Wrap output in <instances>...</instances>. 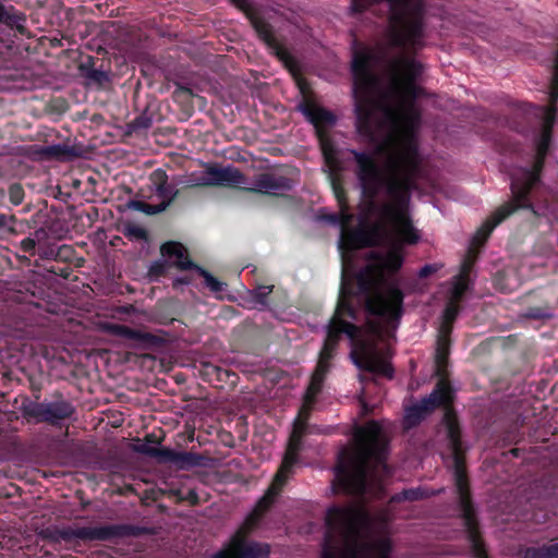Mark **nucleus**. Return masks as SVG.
Here are the masks:
<instances>
[{
    "label": "nucleus",
    "instance_id": "nucleus-1",
    "mask_svg": "<svg viewBox=\"0 0 558 558\" xmlns=\"http://www.w3.org/2000/svg\"><path fill=\"white\" fill-rule=\"evenodd\" d=\"M356 163L355 175L361 187L363 203L361 205V222L369 223L372 217L378 215L389 220L397 230L399 240L386 253H374L373 264L380 280L385 276L399 272L404 263V245H415L420 232L414 228L409 215L411 193L415 189V180L409 174L398 172L385 175L373 153L350 149Z\"/></svg>",
    "mask_w": 558,
    "mask_h": 558
},
{
    "label": "nucleus",
    "instance_id": "nucleus-2",
    "mask_svg": "<svg viewBox=\"0 0 558 558\" xmlns=\"http://www.w3.org/2000/svg\"><path fill=\"white\" fill-rule=\"evenodd\" d=\"M454 390L447 379H439L433 391L421 399L420 402L410 405L404 411L403 428L409 430L418 426L436 409L444 408L441 420L446 428L448 447L453 460V481L458 495L459 518L465 519L477 513L474 506L470 480L466 472V448L462 441V429L456 410L452 407Z\"/></svg>",
    "mask_w": 558,
    "mask_h": 558
},
{
    "label": "nucleus",
    "instance_id": "nucleus-3",
    "mask_svg": "<svg viewBox=\"0 0 558 558\" xmlns=\"http://www.w3.org/2000/svg\"><path fill=\"white\" fill-rule=\"evenodd\" d=\"M391 93L398 104L377 102L376 121L381 124L376 129V140L372 143H376L379 132L387 128L390 133L386 144L400 148L399 154L390 160V173L398 172L414 178L418 169L416 132L421 124V112L415 101L423 89L416 82H391Z\"/></svg>",
    "mask_w": 558,
    "mask_h": 558
},
{
    "label": "nucleus",
    "instance_id": "nucleus-4",
    "mask_svg": "<svg viewBox=\"0 0 558 558\" xmlns=\"http://www.w3.org/2000/svg\"><path fill=\"white\" fill-rule=\"evenodd\" d=\"M352 448L338 453L335 489L348 495H363L369 480L387 469L388 442L377 421L359 426L353 435Z\"/></svg>",
    "mask_w": 558,
    "mask_h": 558
},
{
    "label": "nucleus",
    "instance_id": "nucleus-5",
    "mask_svg": "<svg viewBox=\"0 0 558 558\" xmlns=\"http://www.w3.org/2000/svg\"><path fill=\"white\" fill-rule=\"evenodd\" d=\"M367 514L352 506H332L326 513L322 558H391L393 543L383 536L360 541V531Z\"/></svg>",
    "mask_w": 558,
    "mask_h": 558
},
{
    "label": "nucleus",
    "instance_id": "nucleus-6",
    "mask_svg": "<svg viewBox=\"0 0 558 558\" xmlns=\"http://www.w3.org/2000/svg\"><path fill=\"white\" fill-rule=\"evenodd\" d=\"M377 54L371 48L353 51L351 72L353 76L355 128L362 137L368 142L376 140V129L381 123L376 121L377 101L373 98L376 77L373 65Z\"/></svg>",
    "mask_w": 558,
    "mask_h": 558
},
{
    "label": "nucleus",
    "instance_id": "nucleus-7",
    "mask_svg": "<svg viewBox=\"0 0 558 558\" xmlns=\"http://www.w3.org/2000/svg\"><path fill=\"white\" fill-rule=\"evenodd\" d=\"M381 281L374 265H367L355 275L353 289L342 288L348 295H361L364 299L365 311L376 317L388 320H399L403 314L404 293L397 283H385L384 289L378 288Z\"/></svg>",
    "mask_w": 558,
    "mask_h": 558
},
{
    "label": "nucleus",
    "instance_id": "nucleus-8",
    "mask_svg": "<svg viewBox=\"0 0 558 558\" xmlns=\"http://www.w3.org/2000/svg\"><path fill=\"white\" fill-rule=\"evenodd\" d=\"M342 333L347 335L351 340L352 350L350 356L353 364L360 371L392 379L395 369L378 348L377 340L361 338V330L356 325L339 317H332L324 341L338 347Z\"/></svg>",
    "mask_w": 558,
    "mask_h": 558
},
{
    "label": "nucleus",
    "instance_id": "nucleus-9",
    "mask_svg": "<svg viewBox=\"0 0 558 558\" xmlns=\"http://www.w3.org/2000/svg\"><path fill=\"white\" fill-rule=\"evenodd\" d=\"M544 150L545 147L541 144L538 148V160L536 161L535 167L524 168L522 178L512 180V198L499 206L477 229L472 238V244L474 246H483L487 242L494 229L519 209H530L535 213L530 196L532 190L541 181Z\"/></svg>",
    "mask_w": 558,
    "mask_h": 558
},
{
    "label": "nucleus",
    "instance_id": "nucleus-10",
    "mask_svg": "<svg viewBox=\"0 0 558 558\" xmlns=\"http://www.w3.org/2000/svg\"><path fill=\"white\" fill-rule=\"evenodd\" d=\"M145 533V529L134 524L120 523L100 526L59 527L50 525L43 529L38 535L49 543H71L75 539L83 542H113L126 537H136Z\"/></svg>",
    "mask_w": 558,
    "mask_h": 558
},
{
    "label": "nucleus",
    "instance_id": "nucleus-11",
    "mask_svg": "<svg viewBox=\"0 0 558 558\" xmlns=\"http://www.w3.org/2000/svg\"><path fill=\"white\" fill-rule=\"evenodd\" d=\"M35 400L24 398L21 404L23 417L28 423L47 424L53 427H62V425L72 418L76 409L74 404L68 400L62 392L56 391L51 400L40 398V389L34 388Z\"/></svg>",
    "mask_w": 558,
    "mask_h": 558
},
{
    "label": "nucleus",
    "instance_id": "nucleus-12",
    "mask_svg": "<svg viewBox=\"0 0 558 558\" xmlns=\"http://www.w3.org/2000/svg\"><path fill=\"white\" fill-rule=\"evenodd\" d=\"M262 519L263 515L253 509L229 542L215 553V558H267L270 546L248 538L250 533L258 526Z\"/></svg>",
    "mask_w": 558,
    "mask_h": 558
},
{
    "label": "nucleus",
    "instance_id": "nucleus-13",
    "mask_svg": "<svg viewBox=\"0 0 558 558\" xmlns=\"http://www.w3.org/2000/svg\"><path fill=\"white\" fill-rule=\"evenodd\" d=\"M231 3L242 11L250 24L257 34V37L271 50V52L291 72H299L296 59L290 53L282 41L275 35L274 27L252 5L250 0H230Z\"/></svg>",
    "mask_w": 558,
    "mask_h": 558
},
{
    "label": "nucleus",
    "instance_id": "nucleus-14",
    "mask_svg": "<svg viewBox=\"0 0 558 558\" xmlns=\"http://www.w3.org/2000/svg\"><path fill=\"white\" fill-rule=\"evenodd\" d=\"M301 112L306 119L315 126L316 134L319 141L320 150L326 165V154L330 153L331 157L343 166V162L339 156V149L331 137L328 135L326 129L331 128L337 122V117L330 110L320 107L312 100L305 99L300 105Z\"/></svg>",
    "mask_w": 558,
    "mask_h": 558
},
{
    "label": "nucleus",
    "instance_id": "nucleus-15",
    "mask_svg": "<svg viewBox=\"0 0 558 558\" xmlns=\"http://www.w3.org/2000/svg\"><path fill=\"white\" fill-rule=\"evenodd\" d=\"M343 171L344 166H340V163L331 157L330 153H327L325 172L327 173L333 196L337 199L339 213L326 215L324 219L331 225L340 226L341 231L344 227L351 225L354 219L353 214L350 213L348 192L344 187Z\"/></svg>",
    "mask_w": 558,
    "mask_h": 558
},
{
    "label": "nucleus",
    "instance_id": "nucleus-16",
    "mask_svg": "<svg viewBox=\"0 0 558 558\" xmlns=\"http://www.w3.org/2000/svg\"><path fill=\"white\" fill-rule=\"evenodd\" d=\"M149 182L160 203L150 204L145 201H133L132 208L148 216L157 215L167 210L179 196V190L168 181V174L162 169L154 170L149 175Z\"/></svg>",
    "mask_w": 558,
    "mask_h": 558
},
{
    "label": "nucleus",
    "instance_id": "nucleus-17",
    "mask_svg": "<svg viewBox=\"0 0 558 558\" xmlns=\"http://www.w3.org/2000/svg\"><path fill=\"white\" fill-rule=\"evenodd\" d=\"M361 203H363V201ZM361 205L362 204L359 205L360 209ZM359 220V228H351L349 225L341 231L339 243L340 248L353 251L371 247L375 243L373 236L383 230L386 223H390L389 220L381 219L378 215L372 217L369 223H362L361 217Z\"/></svg>",
    "mask_w": 558,
    "mask_h": 558
},
{
    "label": "nucleus",
    "instance_id": "nucleus-18",
    "mask_svg": "<svg viewBox=\"0 0 558 558\" xmlns=\"http://www.w3.org/2000/svg\"><path fill=\"white\" fill-rule=\"evenodd\" d=\"M550 105L544 109V114L542 117V122L539 129L535 132L533 136V143L535 148V156L533 163L530 168H534L536 161L538 160V148L539 145L543 144L545 147L544 158H543V168L545 167L546 158L550 151V147L553 144V135H554V126L557 121V108L555 104L558 101V85L554 84L551 80L550 93H549Z\"/></svg>",
    "mask_w": 558,
    "mask_h": 558
},
{
    "label": "nucleus",
    "instance_id": "nucleus-19",
    "mask_svg": "<svg viewBox=\"0 0 558 558\" xmlns=\"http://www.w3.org/2000/svg\"><path fill=\"white\" fill-rule=\"evenodd\" d=\"M245 182V175L232 166L218 167L210 165L194 184L195 186H229L234 187Z\"/></svg>",
    "mask_w": 558,
    "mask_h": 558
},
{
    "label": "nucleus",
    "instance_id": "nucleus-20",
    "mask_svg": "<svg viewBox=\"0 0 558 558\" xmlns=\"http://www.w3.org/2000/svg\"><path fill=\"white\" fill-rule=\"evenodd\" d=\"M294 181L282 174L275 172H262L254 179L253 187H245L244 191L264 195L279 196L283 192L291 191Z\"/></svg>",
    "mask_w": 558,
    "mask_h": 558
},
{
    "label": "nucleus",
    "instance_id": "nucleus-21",
    "mask_svg": "<svg viewBox=\"0 0 558 558\" xmlns=\"http://www.w3.org/2000/svg\"><path fill=\"white\" fill-rule=\"evenodd\" d=\"M160 253L170 266L180 270H195L198 266L190 258L186 247L180 242H165L160 246Z\"/></svg>",
    "mask_w": 558,
    "mask_h": 558
},
{
    "label": "nucleus",
    "instance_id": "nucleus-22",
    "mask_svg": "<svg viewBox=\"0 0 558 558\" xmlns=\"http://www.w3.org/2000/svg\"><path fill=\"white\" fill-rule=\"evenodd\" d=\"M32 156L40 161H66L77 157L74 147L65 144L33 145L29 148Z\"/></svg>",
    "mask_w": 558,
    "mask_h": 558
},
{
    "label": "nucleus",
    "instance_id": "nucleus-23",
    "mask_svg": "<svg viewBox=\"0 0 558 558\" xmlns=\"http://www.w3.org/2000/svg\"><path fill=\"white\" fill-rule=\"evenodd\" d=\"M461 521L472 556L474 558H489L483 539L477 513L462 519Z\"/></svg>",
    "mask_w": 558,
    "mask_h": 558
},
{
    "label": "nucleus",
    "instance_id": "nucleus-24",
    "mask_svg": "<svg viewBox=\"0 0 558 558\" xmlns=\"http://www.w3.org/2000/svg\"><path fill=\"white\" fill-rule=\"evenodd\" d=\"M392 82H416L422 74V64L411 57H398L391 60Z\"/></svg>",
    "mask_w": 558,
    "mask_h": 558
},
{
    "label": "nucleus",
    "instance_id": "nucleus-25",
    "mask_svg": "<svg viewBox=\"0 0 558 558\" xmlns=\"http://www.w3.org/2000/svg\"><path fill=\"white\" fill-rule=\"evenodd\" d=\"M303 446V437L299 435H290L288 446L282 459V462L278 469V481L283 482V477H289L293 473V469L300 462L299 452Z\"/></svg>",
    "mask_w": 558,
    "mask_h": 558
},
{
    "label": "nucleus",
    "instance_id": "nucleus-26",
    "mask_svg": "<svg viewBox=\"0 0 558 558\" xmlns=\"http://www.w3.org/2000/svg\"><path fill=\"white\" fill-rule=\"evenodd\" d=\"M160 463H171L180 469L185 466H195L199 463V457L196 453L186 451H177L171 448H156L154 457Z\"/></svg>",
    "mask_w": 558,
    "mask_h": 558
},
{
    "label": "nucleus",
    "instance_id": "nucleus-27",
    "mask_svg": "<svg viewBox=\"0 0 558 558\" xmlns=\"http://www.w3.org/2000/svg\"><path fill=\"white\" fill-rule=\"evenodd\" d=\"M26 14L13 4H5L0 0V25H4L11 29L16 31L21 35L26 32Z\"/></svg>",
    "mask_w": 558,
    "mask_h": 558
},
{
    "label": "nucleus",
    "instance_id": "nucleus-28",
    "mask_svg": "<svg viewBox=\"0 0 558 558\" xmlns=\"http://www.w3.org/2000/svg\"><path fill=\"white\" fill-rule=\"evenodd\" d=\"M449 354H450V338L446 332H440L437 338L436 345V354H435V364H436V374L440 377V379H446L447 367L449 363Z\"/></svg>",
    "mask_w": 558,
    "mask_h": 558
},
{
    "label": "nucleus",
    "instance_id": "nucleus-29",
    "mask_svg": "<svg viewBox=\"0 0 558 558\" xmlns=\"http://www.w3.org/2000/svg\"><path fill=\"white\" fill-rule=\"evenodd\" d=\"M289 477H283V482L278 481V472L276 473L271 485L268 487L266 493L258 499L254 510H256L263 517L269 511L271 506L275 504L276 498L281 493Z\"/></svg>",
    "mask_w": 558,
    "mask_h": 558
},
{
    "label": "nucleus",
    "instance_id": "nucleus-30",
    "mask_svg": "<svg viewBox=\"0 0 558 558\" xmlns=\"http://www.w3.org/2000/svg\"><path fill=\"white\" fill-rule=\"evenodd\" d=\"M116 329L119 335L132 340L141 341L150 345H156L160 343V338L149 332L136 330L124 325H117Z\"/></svg>",
    "mask_w": 558,
    "mask_h": 558
},
{
    "label": "nucleus",
    "instance_id": "nucleus-31",
    "mask_svg": "<svg viewBox=\"0 0 558 558\" xmlns=\"http://www.w3.org/2000/svg\"><path fill=\"white\" fill-rule=\"evenodd\" d=\"M426 489L422 487L403 489L390 497V504H399L402 501H416L423 500L430 496Z\"/></svg>",
    "mask_w": 558,
    "mask_h": 558
},
{
    "label": "nucleus",
    "instance_id": "nucleus-32",
    "mask_svg": "<svg viewBox=\"0 0 558 558\" xmlns=\"http://www.w3.org/2000/svg\"><path fill=\"white\" fill-rule=\"evenodd\" d=\"M195 270L204 279L205 287L208 288V290L217 298H221L220 294L226 290L227 283L214 277L207 269L201 267L199 265Z\"/></svg>",
    "mask_w": 558,
    "mask_h": 558
},
{
    "label": "nucleus",
    "instance_id": "nucleus-33",
    "mask_svg": "<svg viewBox=\"0 0 558 558\" xmlns=\"http://www.w3.org/2000/svg\"><path fill=\"white\" fill-rule=\"evenodd\" d=\"M326 377L312 374L304 395V402L308 405L315 403L317 396L322 392Z\"/></svg>",
    "mask_w": 558,
    "mask_h": 558
},
{
    "label": "nucleus",
    "instance_id": "nucleus-34",
    "mask_svg": "<svg viewBox=\"0 0 558 558\" xmlns=\"http://www.w3.org/2000/svg\"><path fill=\"white\" fill-rule=\"evenodd\" d=\"M459 312L460 302L450 299L444 310V323L440 332H446L447 335L451 332V326L453 322L457 319Z\"/></svg>",
    "mask_w": 558,
    "mask_h": 558
},
{
    "label": "nucleus",
    "instance_id": "nucleus-35",
    "mask_svg": "<svg viewBox=\"0 0 558 558\" xmlns=\"http://www.w3.org/2000/svg\"><path fill=\"white\" fill-rule=\"evenodd\" d=\"M527 554L532 558H558V542L529 548Z\"/></svg>",
    "mask_w": 558,
    "mask_h": 558
},
{
    "label": "nucleus",
    "instance_id": "nucleus-36",
    "mask_svg": "<svg viewBox=\"0 0 558 558\" xmlns=\"http://www.w3.org/2000/svg\"><path fill=\"white\" fill-rule=\"evenodd\" d=\"M344 294L345 293L341 291V296L338 301L337 308L332 317H339L341 319H343V317H350L354 319L356 317V311L351 301L345 298Z\"/></svg>",
    "mask_w": 558,
    "mask_h": 558
},
{
    "label": "nucleus",
    "instance_id": "nucleus-37",
    "mask_svg": "<svg viewBox=\"0 0 558 558\" xmlns=\"http://www.w3.org/2000/svg\"><path fill=\"white\" fill-rule=\"evenodd\" d=\"M471 284H472L471 278H464V277L458 276L453 283L450 299L461 302L462 299L464 298L465 293L470 290Z\"/></svg>",
    "mask_w": 558,
    "mask_h": 558
},
{
    "label": "nucleus",
    "instance_id": "nucleus-38",
    "mask_svg": "<svg viewBox=\"0 0 558 558\" xmlns=\"http://www.w3.org/2000/svg\"><path fill=\"white\" fill-rule=\"evenodd\" d=\"M22 226L15 216L0 214V232L7 234H17L20 232L19 227Z\"/></svg>",
    "mask_w": 558,
    "mask_h": 558
},
{
    "label": "nucleus",
    "instance_id": "nucleus-39",
    "mask_svg": "<svg viewBox=\"0 0 558 558\" xmlns=\"http://www.w3.org/2000/svg\"><path fill=\"white\" fill-rule=\"evenodd\" d=\"M169 263L166 259H158L150 264L147 276L150 281H158L167 274Z\"/></svg>",
    "mask_w": 558,
    "mask_h": 558
},
{
    "label": "nucleus",
    "instance_id": "nucleus-40",
    "mask_svg": "<svg viewBox=\"0 0 558 558\" xmlns=\"http://www.w3.org/2000/svg\"><path fill=\"white\" fill-rule=\"evenodd\" d=\"M310 416V410L304 407L301 409L298 418L294 421L292 433L304 437L307 433V420Z\"/></svg>",
    "mask_w": 558,
    "mask_h": 558
},
{
    "label": "nucleus",
    "instance_id": "nucleus-41",
    "mask_svg": "<svg viewBox=\"0 0 558 558\" xmlns=\"http://www.w3.org/2000/svg\"><path fill=\"white\" fill-rule=\"evenodd\" d=\"M9 201L12 205L19 206L23 203L25 197L24 187L21 183H12L8 189Z\"/></svg>",
    "mask_w": 558,
    "mask_h": 558
},
{
    "label": "nucleus",
    "instance_id": "nucleus-42",
    "mask_svg": "<svg viewBox=\"0 0 558 558\" xmlns=\"http://www.w3.org/2000/svg\"><path fill=\"white\" fill-rule=\"evenodd\" d=\"M124 235L131 240H142V241H148L149 240V233L148 231L136 225H130L125 228Z\"/></svg>",
    "mask_w": 558,
    "mask_h": 558
},
{
    "label": "nucleus",
    "instance_id": "nucleus-43",
    "mask_svg": "<svg viewBox=\"0 0 558 558\" xmlns=\"http://www.w3.org/2000/svg\"><path fill=\"white\" fill-rule=\"evenodd\" d=\"M272 286H258L253 292V299L255 303L259 305H267L268 298L272 292Z\"/></svg>",
    "mask_w": 558,
    "mask_h": 558
},
{
    "label": "nucleus",
    "instance_id": "nucleus-44",
    "mask_svg": "<svg viewBox=\"0 0 558 558\" xmlns=\"http://www.w3.org/2000/svg\"><path fill=\"white\" fill-rule=\"evenodd\" d=\"M525 316L532 319H546L551 317V313L548 307L531 306L527 308Z\"/></svg>",
    "mask_w": 558,
    "mask_h": 558
},
{
    "label": "nucleus",
    "instance_id": "nucleus-45",
    "mask_svg": "<svg viewBox=\"0 0 558 558\" xmlns=\"http://www.w3.org/2000/svg\"><path fill=\"white\" fill-rule=\"evenodd\" d=\"M150 125H151V119L144 114L136 117L130 123V128L135 132L141 131V130H147L148 128H150Z\"/></svg>",
    "mask_w": 558,
    "mask_h": 558
},
{
    "label": "nucleus",
    "instance_id": "nucleus-46",
    "mask_svg": "<svg viewBox=\"0 0 558 558\" xmlns=\"http://www.w3.org/2000/svg\"><path fill=\"white\" fill-rule=\"evenodd\" d=\"M337 348V345L324 341L318 359L331 362L336 355Z\"/></svg>",
    "mask_w": 558,
    "mask_h": 558
},
{
    "label": "nucleus",
    "instance_id": "nucleus-47",
    "mask_svg": "<svg viewBox=\"0 0 558 558\" xmlns=\"http://www.w3.org/2000/svg\"><path fill=\"white\" fill-rule=\"evenodd\" d=\"M85 77L98 84H102L109 80L108 73L105 70L96 68L87 73Z\"/></svg>",
    "mask_w": 558,
    "mask_h": 558
},
{
    "label": "nucleus",
    "instance_id": "nucleus-48",
    "mask_svg": "<svg viewBox=\"0 0 558 558\" xmlns=\"http://www.w3.org/2000/svg\"><path fill=\"white\" fill-rule=\"evenodd\" d=\"M96 61H98L97 58L93 57V56H86L81 62H80V65H78V69L81 71V73L86 76L87 73H89L93 69H95V63Z\"/></svg>",
    "mask_w": 558,
    "mask_h": 558
},
{
    "label": "nucleus",
    "instance_id": "nucleus-49",
    "mask_svg": "<svg viewBox=\"0 0 558 558\" xmlns=\"http://www.w3.org/2000/svg\"><path fill=\"white\" fill-rule=\"evenodd\" d=\"M20 248L26 254L34 256L36 253V240L27 236L20 242Z\"/></svg>",
    "mask_w": 558,
    "mask_h": 558
},
{
    "label": "nucleus",
    "instance_id": "nucleus-50",
    "mask_svg": "<svg viewBox=\"0 0 558 558\" xmlns=\"http://www.w3.org/2000/svg\"><path fill=\"white\" fill-rule=\"evenodd\" d=\"M330 368H331L330 361H325V360L318 359L313 373L326 377L327 374L329 373Z\"/></svg>",
    "mask_w": 558,
    "mask_h": 558
},
{
    "label": "nucleus",
    "instance_id": "nucleus-51",
    "mask_svg": "<svg viewBox=\"0 0 558 558\" xmlns=\"http://www.w3.org/2000/svg\"><path fill=\"white\" fill-rule=\"evenodd\" d=\"M474 266V259L470 256L465 257L461 264L460 277L470 278Z\"/></svg>",
    "mask_w": 558,
    "mask_h": 558
},
{
    "label": "nucleus",
    "instance_id": "nucleus-52",
    "mask_svg": "<svg viewBox=\"0 0 558 558\" xmlns=\"http://www.w3.org/2000/svg\"><path fill=\"white\" fill-rule=\"evenodd\" d=\"M366 326L368 328L369 333L374 338H380L383 333V326L379 322L376 320H367Z\"/></svg>",
    "mask_w": 558,
    "mask_h": 558
},
{
    "label": "nucleus",
    "instance_id": "nucleus-53",
    "mask_svg": "<svg viewBox=\"0 0 558 558\" xmlns=\"http://www.w3.org/2000/svg\"><path fill=\"white\" fill-rule=\"evenodd\" d=\"M175 495H178L181 500L189 501L191 505H197L199 501V497L194 489H189L184 496L180 495V492H177Z\"/></svg>",
    "mask_w": 558,
    "mask_h": 558
},
{
    "label": "nucleus",
    "instance_id": "nucleus-54",
    "mask_svg": "<svg viewBox=\"0 0 558 558\" xmlns=\"http://www.w3.org/2000/svg\"><path fill=\"white\" fill-rule=\"evenodd\" d=\"M438 270L437 266L436 265H432V264H427L425 266H423L420 271H418V277L421 279H425V278H428L429 276H432L433 274H435L436 271Z\"/></svg>",
    "mask_w": 558,
    "mask_h": 558
},
{
    "label": "nucleus",
    "instance_id": "nucleus-55",
    "mask_svg": "<svg viewBox=\"0 0 558 558\" xmlns=\"http://www.w3.org/2000/svg\"><path fill=\"white\" fill-rule=\"evenodd\" d=\"M49 271L54 274V275H57V276H60V277H62L64 279H68L70 277L71 272H72V270H71V268L69 266L58 267V268L52 266L49 269Z\"/></svg>",
    "mask_w": 558,
    "mask_h": 558
},
{
    "label": "nucleus",
    "instance_id": "nucleus-56",
    "mask_svg": "<svg viewBox=\"0 0 558 558\" xmlns=\"http://www.w3.org/2000/svg\"><path fill=\"white\" fill-rule=\"evenodd\" d=\"M157 447L150 446L149 444H142L137 446L136 450L143 454L154 457V451Z\"/></svg>",
    "mask_w": 558,
    "mask_h": 558
},
{
    "label": "nucleus",
    "instance_id": "nucleus-57",
    "mask_svg": "<svg viewBox=\"0 0 558 558\" xmlns=\"http://www.w3.org/2000/svg\"><path fill=\"white\" fill-rule=\"evenodd\" d=\"M175 95H184L186 97L193 96L192 89L187 86H179L175 92Z\"/></svg>",
    "mask_w": 558,
    "mask_h": 558
},
{
    "label": "nucleus",
    "instance_id": "nucleus-58",
    "mask_svg": "<svg viewBox=\"0 0 558 558\" xmlns=\"http://www.w3.org/2000/svg\"><path fill=\"white\" fill-rule=\"evenodd\" d=\"M554 84L558 85V57H555L554 66H553V76Z\"/></svg>",
    "mask_w": 558,
    "mask_h": 558
},
{
    "label": "nucleus",
    "instance_id": "nucleus-59",
    "mask_svg": "<svg viewBox=\"0 0 558 558\" xmlns=\"http://www.w3.org/2000/svg\"><path fill=\"white\" fill-rule=\"evenodd\" d=\"M189 283H190V279L187 277L177 278L173 281V287H178L181 284H189Z\"/></svg>",
    "mask_w": 558,
    "mask_h": 558
},
{
    "label": "nucleus",
    "instance_id": "nucleus-60",
    "mask_svg": "<svg viewBox=\"0 0 558 558\" xmlns=\"http://www.w3.org/2000/svg\"><path fill=\"white\" fill-rule=\"evenodd\" d=\"M145 439H146V442H147V444H153V442H156V444H157V442H159V440L157 439V437H156L155 435H153V434H148V435L145 437Z\"/></svg>",
    "mask_w": 558,
    "mask_h": 558
},
{
    "label": "nucleus",
    "instance_id": "nucleus-61",
    "mask_svg": "<svg viewBox=\"0 0 558 558\" xmlns=\"http://www.w3.org/2000/svg\"><path fill=\"white\" fill-rule=\"evenodd\" d=\"M217 371V377L219 380H222V374L226 375L227 377L229 376V372L228 371H222L221 368H216Z\"/></svg>",
    "mask_w": 558,
    "mask_h": 558
},
{
    "label": "nucleus",
    "instance_id": "nucleus-62",
    "mask_svg": "<svg viewBox=\"0 0 558 558\" xmlns=\"http://www.w3.org/2000/svg\"><path fill=\"white\" fill-rule=\"evenodd\" d=\"M71 252V247L69 245H62L59 251H58V254L57 255H61L63 253H69Z\"/></svg>",
    "mask_w": 558,
    "mask_h": 558
},
{
    "label": "nucleus",
    "instance_id": "nucleus-63",
    "mask_svg": "<svg viewBox=\"0 0 558 558\" xmlns=\"http://www.w3.org/2000/svg\"><path fill=\"white\" fill-rule=\"evenodd\" d=\"M362 409H363V414H368L371 412L369 407L365 402H363Z\"/></svg>",
    "mask_w": 558,
    "mask_h": 558
},
{
    "label": "nucleus",
    "instance_id": "nucleus-64",
    "mask_svg": "<svg viewBox=\"0 0 558 558\" xmlns=\"http://www.w3.org/2000/svg\"><path fill=\"white\" fill-rule=\"evenodd\" d=\"M511 453L514 456V457H518L519 456V449L518 448H514L511 450Z\"/></svg>",
    "mask_w": 558,
    "mask_h": 558
}]
</instances>
